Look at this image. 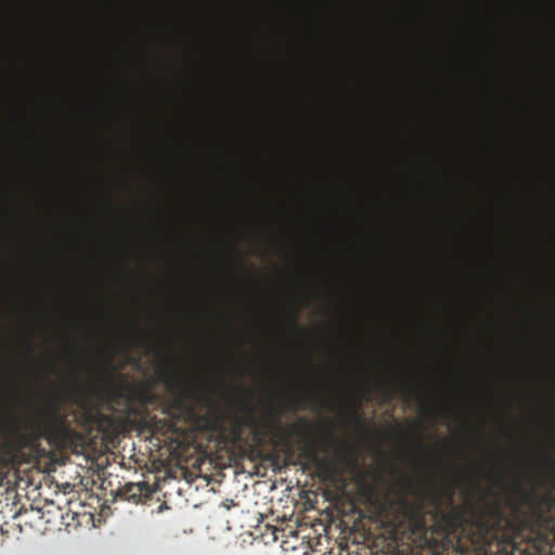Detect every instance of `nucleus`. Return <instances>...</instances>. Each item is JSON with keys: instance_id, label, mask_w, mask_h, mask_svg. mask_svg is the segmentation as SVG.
<instances>
[{"instance_id": "f257e3e1", "label": "nucleus", "mask_w": 555, "mask_h": 555, "mask_svg": "<svg viewBox=\"0 0 555 555\" xmlns=\"http://www.w3.org/2000/svg\"><path fill=\"white\" fill-rule=\"evenodd\" d=\"M552 540L551 532L544 530L540 524H537L534 533L526 524L503 519L493 531L486 553L487 555H515L516 552L521 551L524 541H530L537 553L542 554L551 547Z\"/></svg>"}, {"instance_id": "f03ea898", "label": "nucleus", "mask_w": 555, "mask_h": 555, "mask_svg": "<svg viewBox=\"0 0 555 555\" xmlns=\"http://www.w3.org/2000/svg\"><path fill=\"white\" fill-rule=\"evenodd\" d=\"M229 421L234 436H241L244 428L255 433V440L260 441V421L256 415V406L247 400L238 401L229 409L210 405L204 420V427L209 431H223Z\"/></svg>"}, {"instance_id": "7ed1b4c3", "label": "nucleus", "mask_w": 555, "mask_h": 555, "mask_svg": "<svg viewBox=\"0 0 555 555\" xmlns=\"http://www.w3.org/2000/svg\"><path fill=\"white\" fill-rule=\"evenodd\" d=\"M20 386L21 384H8ZM98 386L99 384H87ZM104 386L107 408L117 414L131 415L144 408L152 398L153 386L156 384H100Z\"/></svg>"}, {"instance_id": "20e7f679", "label": "nucleus", "mask_w": 555, "mask_h": 555, "mask_svg": "<svg viewBox=\"0 0 555 555\" xmlns=\"http://www.w3.org/2000/svg\"><path fill=\"white\" fill-rule=\"evenodd\" d=\"M423 336L422 328H418V378L417 379H386V378H378V379H349V378H339V379H251L250 382H555V378H539V379H524V378H514V379H496V378H485V379H472V378H442V379H436V378H426L423 375L422 367H421V358H422V346H421V339ZM202 382H243L242 379H222V378H216V379H202Z\"/></svg>"}, {"instance_id": "39448f33", "label": "nucleus", "mask_w": 555, "mask_h": 555, "mask_svg": "<svg viewBox=\"0 0 555 555\" xmlns=\"http://www.w3.org/2000/svg\"><path fill=\"white\" fill-rule=\"evenodd\" d=\"M42 435L55 444L68 442L73 430L66 417L57 410H50L41 415L40 420Z\"/></svg>"}, {"instance_id": "423d86ee", "label": "nucleus", "mask_w": 555, "mask_h": 555, "mask_svg": "<svg viewBox=\"0 0 555 555\" xmlns=\"http://www.w3.org/2000/svg\"><path fill=\"white\" fill-rule=\"evenodd\" d=\"M125 341L129 345L149 348L162 354L167 353L172 348L171 341L150 335L139 327L134 332L127 334Z\"/></svg>"}, {"instance_id": "0eeeda50", "label": "nucleus", "mask_w": 555, "mask_h": 555, "mask_svg": "<svg viewBox=\"0 0 555 555\" xmlns=\"http://www.w3.org/2000/svg\"><path fill=\"white\" fill-rule=\"evenodd\" d=\"M25 437L18 430L11 434L10 438L5 440L0 450V464L9 465L13 462L17 451L23 447ZM4 478L3 473L0 470V482Z\"/></svg>"}, {"instance_id": "6e6552de", "label": "nucleus", "mask_w": 555, "mask_h": 555, "mask_svg": "<svg viewBox=\"0 0 555 555\" xmlns=\"http://www.w3.org/2000/svg\"><path fill=\"white\" fill-rule=\"evenodd\" d=\"M437 338L436 352L440 358H451L460 352L461 345L457 335H450L444 330H438Z\"/></svg>"}, {"instance_id": "1a4fd4ad", "label": "nucleus", "mask_w": 555, "mask_h": 555, "mask_svg": "<svg viewBox=\"0 0 555 555\" xmlns=\"http://www.w3.org/2000/svg\"><path fill=\"white\" fill-rule=\"evenodd\" d=\"M171 392L179 390L181 386H222L223 384H165ZM269 386H293L294 384H268ZM304 386H389V384H302Z\"/></svg>"}, {"instance_id": "9d476101", "label": "nucleus", "mask_w": 555, "mask_h": 555, "mask_svg": "<svg viewBox=\"0 0 555 555\" xmlns=\"http://www.w3.org/2000/svg\"><path fill=\"white\" fill-rule=\"evenodd\" d=\"M147 487L145 482L126 483L119 489V494L127 501L138 503L145 495Z\"/></svg>"}, {"instance_id": "9b49d317", "label": "nucleus", "mask_w": 555, "mask_h": 555, "mask_svg": "<svg viewBox=\"0 0 555 555\" xmlns=\"http://www.w3.org/2000/svg\"><path fill=\"white\" fill-rule=\"evenodd\" d=\"M431 411L435 414V416H439L446 422H450L457 416L456 408L450 402L433 403Z\"/></svg>"}, {"instance_id": "f8f14e48", "label": "nucleus", "mask_w": 555, "mask_h": 555, "mask_svg": "<svg viewBox=\"0 0 555 555\" xmlns=\"http://www.w3.org/2000/svg\"><path fill=\"white\" fill-rule=\"evenodd\" d=\"M307 456L310 461H312L320 470L331 473L332 475H337L340 473V470L337 467L336 462L334 461H322L318 457L317 453L314 451L308 452Z\"/></svg>"}, {"instance_id": "ddd939ff", "label": "nucleus", "mask_w": 555, "mask_h": 555, "mask_svg": "<svg viewBox=\"0 0 555 555\" xmlns=\"http://www.w3.org/2000/svg\"><path fill=\"white\" fill-rule=\"evenodd\" d=\"M513 492L514 494L516 495V498L518 499L519 502L521 503H529L531 502L532 500H534L535 498V494L534 492L532 491H527L522 485L520 482H517L514 487H513Z\"/></svg>"}, {"instance_id": "4468645a", "label": "nucleus", "mask_w": 555, "mask_h": 555, "mask_svg": "<svg viewBox=\"0 0 555 555\" xmlns=\"http://www.w3.org/2000/svg\"><path fill=\"white\" fill-rule=\"evenodd\" d=\"M0 382H53L52 379H0ZM54 382H116L115 379H55ZM119 382H126L125 379H120Z\"/></svg>"}, {"instance_id": "2eb2a0df", "label": "nucleus", "mask_w": 555, "mask_h": 555, "mask_svg": "<svg viewBox=\"0 0 555 555\" xmlns=\"http://www.w3.org/2000/svg\"><path fill=\"white\" fill-rule=\"evenodd\" d=\"M493 472H494V477H491L490 483H491V488L498 489L504 485L505 472L501 467H494Z\"/></svg>"}, {"instance_id": "dca6fc26", "label": "nucleus", "mask_w": 555, "mask_h": 555, "mask_svg": "<svg viewBox=\"0 0 555 555\" xmlns=\"http://www.w3.org/2000/svg\"><path fill=\"white\" fill-rule=\"evenodd\" d=\"M298 312H299V309H295L289 322H288V326L291 328L292 332H296V333H302V334H307V330L304 328V327H300L297 323V315H298Z\"/></svg>"}, {"instance_id": "f3484780", "label": "nucleus", "mask_w": 555, "mask_h": 555, "mask_svg": "<svg viewBox=\"0 0 555 555\" xmlns=\"http://www.w3.org/2000/svg\"><path fill=\"white\" fill-rule=\"evenodd\" d=\"M67 353L73 358H78L82 354V349L75 340H70L67 348Z\"/></svg>"}, {"instance_id": "a211bd4d", "label": "nucleus", "mask_w": 555, "mask_h": 555, "mask_svg": "<svg viewBox=\"0 0 555 555\" xmlns=\"http://www.w3.org/2000/svg\"><path fill=\"white\" fill-rule=\"evenodd\" d=\"M525 350L530 354H538L542 351V348L537 345H532L528 339H526Z\"/></svg>"}, {"instance_id": "6ab92c4d", "label": "nucleus", "mask_w": 555, "mask_h": 555, "mask_svg": "<svg viewBox=\"0 0 555 555\" xmlns=\"http://www.w3.org/2000/svg\"><path fill=\"white\" fill-rule=\"evenodd\" d=\"M406 511H408V513H409V514H412V515H413V517H415V518H416V517L418 516V514H420V508H418L417 506H412V505H410V506H408V507H406Z\"/></svg>"}, {"instance_id": "aec40b11", "label": "nucleus", "mask_w": 555, "mask_h": 555, "mask_svg": "<svg viewBox=\"0 0 555 555\" xmlns=\"http://www.w3.org/2000/svg\"><path fill=\"white\" fill-rule=\"evenodd\" d=\"M447 493V496L450 501H452L453 499V494H454V486L453 485H450L446 491Z\"/></svg>"}, {"instance_id": "412c9836", "label": "nucleus", "mask_w": 555, "mask_h": 555, "mask_svg": "<svg viewBox=\"0 0 555 555\" xmlns=\"http://www.w3.org/2000/svg\"><path fill=\"white\" fill-rule=\"evenodd\" d=\"M544 349L548 351H555V337L547 343V345L544 347Z\"/></svg>"}, {"instance_id": "4be33fe9", "label": "nucleus", "mask_w": 555, "mask_h": 555, "mask_svg": "<svg viewBox=\"0 0 555 555\" xmlns=\"http://www.w3.org/2000/svg\"><path fill=\"white\" fill-rule=\"evenodd\" d=\"M339 463L345 465L348 463V457H347V454L344 453L340 457H339Z\"/></svg>"}, {"instance_id": "5701e85b", "label": "nucleus", "mask_w": 555, "mask_h": 555, "mask_svg": "<svg viewBox=\"0 0 555 555\" xmlns=\"http://www.w3.org/2000/svg\"><path fill=\"white\" fill-rule=\"evenodd\" d=\"M25 346H26V348H27V350H28V351H31V350H33V344H31V341H29V340L25 341Z\"/></svg>"}, {"instance_id": "b1692460", "label": "nucleus", "mask_w": 555, "mask_h": 555, "mask_svg": "<svg viewBox=\"0 0 555 555\" xmlns=\"http://www.w3.org/2000/svg\"><path fill=\"white\" fill-rule=\"evenodd\" d=\"M416 446H417L418 449L424 450V446H423V443H422V441L420 439L416 441Z\"/></svg>"}, {"instance_id": "393cba45", "label": "nucleus", "mask_w": 555, "mask_h": 555, "mask_svg": "<svg viewBox=\"0 0 555 555\" xmlns=\"http://www.w3.org/2000/svg\"><path fill=\"white\" fill-rule=\"evenodd\" d=\"M547 463H548V465H550L552 468H554V463H553L548 457H547Z\"/></svg>"}, {"instance_id": "a878e982", "label": "nucleus", "mask_w": 555, "mask_h": 555, "mask_svg": "<svg viewBox=\"0 0 555 555\" xmlns=\"http://www.w3.org/2000/svg\"><path fill=\"white\" fill-rule=\"evenodd\" d=\"M177 403H178V404H181V403H182V399H181V398H180V399H178V400H177Z\"/></svg>"}]
</instances>
